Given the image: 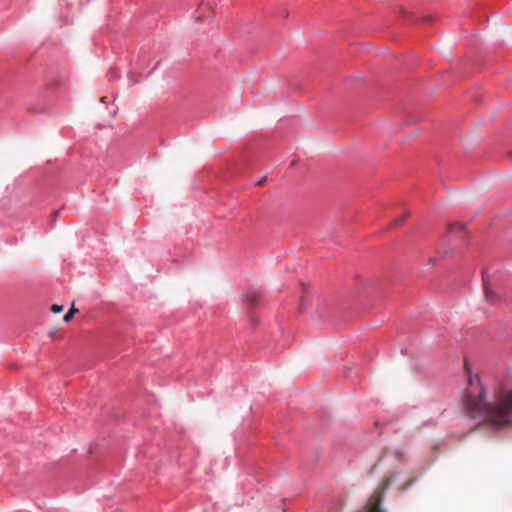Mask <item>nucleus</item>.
I'll list each match as a JSON object with an SVG mask.
<instances>
[{
	"label": "nucleus",
	"mask_w": 512,
	"mask_h": 512,
	"mask_svg": "<svg viewBox=\"0 0 512 512\" xmlns=\"http://www.w3.org/2000/svg\"><path fill=\"white\" fill-rule=\"evenodd\" d=\"M486 391L477 375L468 377L463 403L473 417H482L494 426L510 423L512 415V388H500L494 393L492 402L486 400Z\"/></svg>",
	"instance_id": "f257e3e1"
},
{
	"label": "nucleus",
	"mask_w": 512,
	"mask_h": 512,
	"mask_svg": "<svg viewBox=\"0 0 512 512\" xmlns=\"http://www.w3.org/2000/svg\"><path fill=\"white\" fill-rule=\"evenodd\" d=\"M396 475V473H389L380 480L366 503L365 508L367 512H386V510L381 507V504L384 500L385 492L393 483Z\"/></svg>",
	"instance_id": "f03ea898"
},
{
	"label": "nucleus",
	"mask_w": 512,
	"mask_h": 512,
	"mask_svg": "<svg viewBox=\"0 0 512 512\" xmlns=\"http://www.w3.org/2000/svg\"><path fill=\"white\" fill-rule=\"evenodd\" d=\"M416 481H417V477H416V476H414V475H410V476L408 477V479H407L404 483H402V484H400V485L398 486L397 490H398L399 492H401V493H402V492H405V491H406L407 489H409L413 484H415V483H416Z\"/></svg>",
	"instance_id": "7ed1b4c3"
},
{
	"label": "nucleus",
	"mask_w": 512,
	"mask_h": 512,
	"mask_svg": "<svg viewBox=\"0 0 512 512\" xmlns=\"http://www.w3.org/2000/svg\"><path fill=\"white\" fill-rule=\"evenodd\" d=\"M483 281H484L486 298L488 299V301L494 302L496 300V295L493 293V291L489 287L487 281L485 279Z\"/></svg>",
	"instance_id": "20e7f679"
},
{
	"label": "nucleus",
	"mask_w": 512,
	"mask_h": 512,
	"mask_svg": "<svg viewBox=\"0 0 512 512\" xmlns=\"http://www.w3.org/2000/svg\"><path fill=\"white\" fill-rule=\"evenodd\" d=\"M464 229L463 224L461 223H452L448 225L447 231L449 234L461 232Z\"/></svg>",
	"instance_id": "39448f33"
},
{
	"label": "nucleus",
	"mask_w": 512,
	"mask_h": 512,
	"mask_svg": "<svg viewBox=\"0 0 512 512\" xmlns=\"http://www.w3.org/2000/svg\"><path fill=\"white\" fill-rule=\"evenodd\" d=\"M77 312H78V309H76L74 307V305H72L71 309L63 317V320L65 322H69L72 319V317L74 316V314L77 313Z\"/></svg>",
	"instance_id": "423d86ee"
},
{
	"label": "nucleus",
	"mask_w": 512,
	"mask_h": 512,
	"mask_svg": "<svg viewBox=\"0 0 512 512\" xmlns=\"http://www.w3.org/2000/svg\"><path fill=\"white\" fill-rule=\"evenodd\" d=\"M408 216H409V213H404L401 217L396 218L393 221L392 225H394V226L401 225L408 218Z\"/></svg>",
	"instance_id": "0eeeda50"
},
{
	"label": "nucleus",
	"mask_w": 512,
	"mask_h": 512,
	"mask_svg": "<svg viewBox=\"0 0 512 512\" xmlns=\"http://www.w3.org/2000/svg\"><path fill=\"white\" fill-rule=\"evenodd\" d=\"M51 311L53 313H60L63 311V306L62 305H58V304H53L52 307H51Z\"/></svg>",
	"instance_id": "6e6552de"
},
{
	"label": "nucleus",
	"mask_w": 512,
	"mask_h": 512,
	"mask_svg": "<svg viewBox=\"0 0 512 512\" xmlns=\"http://www.w3.org/2000/svg\"><path fill=\"white\" fill-rule=\"evenodd\" d=\"M59 212H60L59 210H56V211H54V212L52 213L51 217H52V220H53V221H54V220H56L57 216L59 215Z\"/></svg>",
	"instance_id": "1a4fd4ad"
},
{
	"label": "nucleus",
	"mask_w": 512,
	"mask_h": 512,
	"mask_svg": "<svg viewBox=\"0 0 512 512\" xmlns=\"http://www.w3.org/2000/svg\"><path fill=\"white\" fill-rule=\"evenodd\" d=\"M249 302H251L252 304H254L256 302V297H251V298H248Z\"/></svg>",
	"instance_id": "9d476101"
},
{
	"label": "nucleus",
	"mask_w": 512,
	"mask_h": 512,
	"mask_svg": "<svg viewBox=\"0 0 512 512\" xmlns=\"http://www.w3.org/2000/svg\"><path fill=\"white\" fill-rule=\"evenodd\" d=\"M264 183V179L263 180H260L257 185L261 186L262 184Z\"/></svg>",
	"instance_id": "9b49d317"
}]
</instances>
